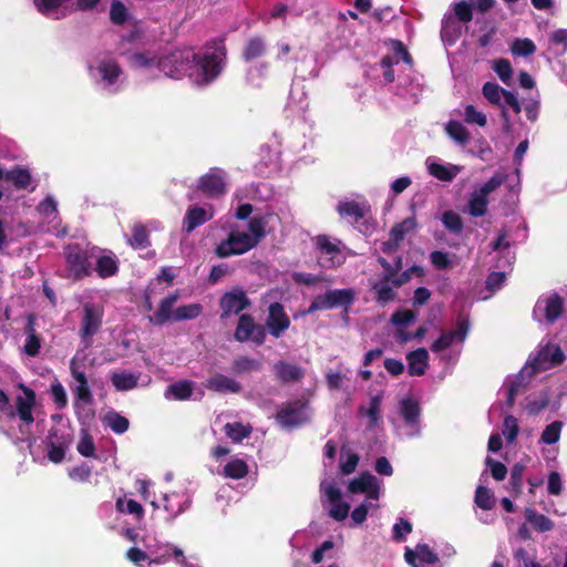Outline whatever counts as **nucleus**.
Instances as JSON below:
<instances>
[{"mask_svg": "<svg viewBox=\"0 0 567 567\" xmlns=\"http://www.w3.org/2000/svg\"><path fill=\"white\" fill-rule=\"evenodd\" d=\"M512 51L522 56H527L536 51V45L529 39H518L514 42Z\"/></svg>", "mask_w": 567, "mask_h": 567, "instance_id": "obj_54", "label": "nucleus"}, {"mask_svg": "<svg viewBox=\"0 0 567 567\" xmlns=\"http://www.w3.org/2000/svg\"><path fill=\"white\" fill-rule=\"evenodd\" d=\"M380 410H381V396L374 395L370 400L369 408L364 411V413L370 419V425L375 426L380 420Z\"/></svg>", "mask_w": 567, "mask_h": 567, "instance_id": "obj_58", "label": "nucleus"}, {"mask_svg": "<svg viewBox=\"0 0 567 567\" xmlns=\"http://www.w3.org/2000/svg\"><path fill=\"white\" fill-rule=\"evenodd\" d=\"M99 72L104 81H106L110 85L114 84L122 70L115 61H102L99 66Z\"/></svg>", "mask_w": 567, "mask_h": 567, "instance_id": "obj_37", "label": "nucleus"}, {"mask_svg": "<svg viewBox=\"0 0 567 567\" xmlns=\"http://www.w3.org/2000/svg\"><path fill=\"white\" fill-rule=\"evenodd\" d=\"M430 260L432 265L439 270L447 269L451 265L449 255L440 250L432 251L430 255Z\"/></svg>", "mask_w": 567, "mask_h": 567, "instance_id": "obj_64", "label": "nucleus"}, {"mask_svg": "<svg viewBox=\"0 0 567 567\" xmlns=\"http://www.w3.org/2000/svg\"><path fill=\"white\" fill-rule=\"evenodd\" d=\"M158 59L148 51L135 52L130 56V64L134 69H148L156 65Z\"/></svg>", "mask_w": 567, "mask_h": 567, "instance_id": "obj_39", "label": "nucleus"}, {"mask_svg": "<svg viewBox=\"0 0 567 567\" xmlns=\"http://www.w3.org/2000/svg\"><path fill=\"white\" fill-rule=\"evenodd\" d=\"M485 463L495 481H503L506 477L507 467L502 462L487 456Z\"/></svg>", "mask_w": 567, "mask_h": 567, "instance_id": "obj_59", "label": "nucleus"}, {"mask_svg": "<svg viewBox=\"0 0 567 567\" xmlns=\"http://www.w3.org/2000/svg\"><path fill=\"white\" fill-rule=\"evenodd\" d=\"M475 503L482 509H491L495 504L494 495L485 486H478L475 493Z\"/></svg>", "mask_w": 567, "mask_h": 567, "instance_id": "obj_49", "label": "nucleus"}, {"mask_svg": "<svg viewBox=\"0 0 567 567\" xmlns=\"http://www.w3.org/2000/svg\"><path fill=\"white\" fill-rule=\"evenodd\" d=\"M464 121L471 124L485 126L487 123L486 115L477 111L473 105H467L464 112Z\"/></svg>", "mask_w": 567, "mask_h": 567, "instance_id": "obj_56", "label": "nucleus"}, {"mask_svg": "<svg viewBox=\"0 0 567 567\" xmlns=\"http://www.w3.org/2000/svg\"><path fill=\"white\" fill-rule=\"evenodd\" d=\"M412 532V524L404 519L400 518L398 523L393 526V539L396 542H402L405 538L406 534Z\"/></svg>", "mask_w": 567, "mask_h": 567, "instance_id": "obj_61", "label": "nucleus"}, {"mask_svg": "<svg viewBox=\"0 0 567 567\" xmlns=\"http://www.w3.org/2000/svg\"><path fill=\"white\" fill-rule=\"evenodd\" d=\"M66 264L69 272L74 280H81L92 271L86 251L78 246H70L66 250Z\"/></svg>", "mask_w": 567, "mask_h": 567, "instance_id": "obj_13", "label": "nucleus"}, {"mask_svg": "<svg viewBox=\"0 0 567 567\" xmlns=\"http://www.w3.org/2000/svg\"><path fill=\"white\" fill-rule=\"evenodd\" d=\"M525 471V465L520 463H516L511 470V480L509 484L512 486V491L516 494H519L523 489V474Z\"/></svg>", "mask_w": 567, "mask_h": 567, "instance_id": "obj_52", "label": "nucleus"}, {"mask_svg": "<svg viewBox=\"0 0 567 567\" xmlns=\"http://www.w3.org/2000/svg\"><path fill=\"white\" fill-rule=\"evenodd\" d=\"M197 189L208 198H218L226 194V173L219 167L210 168L199 177Z\"/></svg>", "mask_w": 567, "mask_h": 567, "instance_id": "obj_7", "label": "nucleus"}, {"mask_svg": "<svg viewBox=\"0 0 567 567\" xmlns=\"http://www.w3.org/2000/svg\"><path fill=\"white\" fill-rule=\"evenodd\" d=\"M408 372L410 375L421 377L425 374L429 364V353L424 348L411 351L406 355Z\"/></svg>", "mask_w": 567, "mask_h": 567, "instance_id": "obj_19", "label": "nucleus"}, {"mask_svg": "<svg viewBox=\"0 0 567 567\" xmlns=\"http://www.w3.org/2000/svg\"><path fill=\"white\" fill-rule=\"evenodd\" d=\"M256 247V240L250 239L247 233L231 231L227 239L216 247L218 257L226 258L233 255H241Z\"/></svg>", "mask_w": 567, "mask_h": 567, "instance_id": "obj_8", "label": "nucleus"}, {"mask_svg": "<svg viewBox=\"0 0 567 567\" xmlns=\"http://www.w3.org/2000/svg\"><path fill=\"white\" fill-rule=\"evenodd\" d=\"M261 369V363L247 355L237 357L231 364V370L236 374H243L248 372H256Z\"/></svg>", "mask_w": 567, "mask_h": 567, "instance_id": "obj_32", "label": "nucleus"}, {"mask_svg": "<svg viewBox=\"0 0 567 567\" xmlns=\"http://www.w3.org/2000/svg\"><path fill=\"white\" fill-rule=\"evenodd\" d=\"M369 207L355 200L339 202L337 205L338 214L343 218H349L351 223H358L363 219Z\"/></svg>", "mask_w": 567, "mask_h": 567, "instance_id": "obj_24", "label": "nucleus"}, {"mask_svg": "<svg viewBox=\"0 0 567 567\" xmlns=\"http://www.w3.org/2000/svg\"><path fill=\"white\" fill-rule=\"evenodd\" d=\"M400 414L408 425H416L421 415V406L415 399L405 398L400 402Z\"/></svg>", "mask_w": 567, "mask_h": 567, "instance_id": "obj_27", "label": "nucleus"}, {"mask_svg": "<svg viewBox=\"0 0 567 567\" xmlns=\"http://www.w3.org/2000/svg\"><path fill=\"white\" fill-rule=\"evenodd\" d=\"M3 178L11 182L18 189H27L32 179L30 172L23 167H14L3 173Z\"/></svg>", "mask_w": 567, "mask_h": 567, "instance_id": "obj_31", "label": "nucleus"}, {"mask_svg": "<svg viewBox=\"0 0 567 567\" xmlns=\"http://www.w3.org/2000/svg\"><path fill=\"white\" fill-rule=\"evenodd\" d=\"M545 307V319L548 323H554L563 313L564 310V299L554 293L544 300Z\"/></svg>", "mask_w": 567, "mask_h": 567, "instance_id": "obj_30", "label": "nucleus"}, {"mask_svg": "<svg viewBox=\"0 0 567 567\" xmlns=\"http://www.w3.org/2000/svg\"><path fill=\"white\" fill-rule=\"evenodd\" d=\"M206 388L219 393H239L241 391V385L239 382L221 373H217L208 379Z\"/></svg>", "mask_w": 567, "mask_h": 567, "instance_id": "obj_21", "label": "nucleus"}, {"mask_svg": "<svg viewBox=\"0 0 567 567\" xmlns=\"http://www.w3.org/2000/svg\"><path fill=\"white\" fill-rule=\"evenodd\" d=\"M483 95L484 97L494 105H502V96L505 93V90L502 89L497 83L495 82H486L483 85Z\"/></svg>", "mask_w": 567, "mask_h": 567, "instance_id": "obj_45", "label": "nucleus"}, {"mask_svg": "<svg viewBox=\"0 0 567 567\" xmlns=\"http://www.w3.org/2000/svg\"><path fill=\"white\" fill-rule=\"evenodd\" d=\"M138 374L132 372H112L111 382L117 391H130L137 386Z\"/></svg>", "mask_w": 567, "mask_h": 567, "instance_id": "obj_29", "label": "nucleus"}, {"mask_svg": "<svg viewBox=\"0 0 567 567\" xmlns=\"http://www.w3.org/2000/svg\"><path fill=\"white\" fill-rule=\"evenodd\" d=\"M441 220L446 229L451 233H461V216L453 210H446L443 213Z\"/></svg>", "mask_w": 567, "mask_h": 567, "instance_id": "obj_51", "label": "nucleus"}, {"mask_svg": "<svg viewBox=\"0 0 567 567\" xmlns=\"http://www.w3.org/2000/svg\"><path fill=\"white\" fill-rule=\"evenodd\" d=\"M360 457L357 453L351 452L347 455L346 461L340 462V472L343 475H350L352 474L359 464Z\"/></svg>", "mask_w": 567, "mask_h": 567, "instance_id": "obj_63", "label": "nucleus"}, {"mask_svg": "<svg viewBox=\"0 0 567 567\" xmlns=\"http://www.w3.org/2000/svg\"><path fill=\"white\" fill-rule=\"evenodd\" d=\"M266 327L256 323L254 317L249 313H243L234 332V338L238 342L251 341L256 346H261L266 341Z\"/></svg>", "mask_w": 567, "mask_h": 567, "instance_id": "obj_6", "label": "nucleus"}, {"mask_svg": "<svg viewBox=\"0 0 567 567\" xmlns=\"http://www.w3.org/2000/svg\"><path fill=\"white\" fill-rule=\"evenodd\" d=\"M274 371L281 383L297 382L305 375V371L301 367L284 360L275 363Z\"/></svg>", "mask_w": 567, "mask_h": 567, "instance_id": "obj_17", "label": "nucleus"}, {"mask_svg": "<svg viewBox=\"0 0 567 567\" xmlns=\"http://www.w3.org/2000/svg\"><path fill=\"white\" fill-rule=\"evenodd\" d=\"M267 224L268 221L264 217H254L249 220L250 239L256 240V246L266 237Z\"/></svg>", "mask_w": 567, "mask_h": 567, "instance_id": "obj_42", "label": "nucleus"}, {"mask_svg": "<svg viewBox=\"0 0 567 567\" xmlns=\"http://www.w3.org/2000/svg\"><path fill=\"white\" fill-rule=\"evenodd\" d=\"M415 319V315L412 310H398L391 317V322L398 327H406L412 323Z\"/></svg>", "mask_w": 567, "mask_h": 567, "instance_id": "obj_60", "label": "nucleus"}, {"mask_svg": "<svg viewBox=\"0 0 567 567\" xmlns=\"http://www.w3.org/2000/svg\"><path fill=\"white\" fill-rule=\"evenodd\" d=\"M212 218L213 214L208 215L205 208L189 206L183 219L184 229L189 234Z\"/></svg>", "mask_w": 567, "mask_h": 567, "instance_id": "obj_20", "label": "nucleus"}, {"mask_svg": "<svg viewBox=\"0 0 567 567\" xmlns=\"http://www.w3.org/2000/svg\"><path fill=\"white\" fill-rule=\"evenodd\" d=\"M104 310L102 306L86 302L83 305V318L80 336L83 340L91 339L102 326Z\"/></svg>", "mask_w": 567, "mask_h": 567, "instance_id": "obj_12", "label": "nucleus"}, {"mask_svg": "<svg viewBox=\"0 0 567 567\" xmlns=\"http://www.w3.org/2000/svg\"><path fill=\"white\" fill-rule=\"evenodd\" d=\"M415 217L404 218L401 223L395 224L390 230V237L401 243L405 236L416 228Z\"/></svg>", "mask_w": 567, "mask_h": 567, "instance_id": "obj_36", "label": "nucleus"}, {"mask_svg": "<svg viewBox=\"0 0 567 567\" xmlns=\"http://www.w3.org/2000/svg\"><path fill=\"white\" fill-rule=\"evenodd\" d=\"M224 431L233 442L239 443L250 435L251 426L244 425L240 422L226 423Z\"/></svg>", "mask_w": 567, "mask_h": 567, "instance_id": "obj_35", "label": "nucleus"}, {"mask_svg": "<svg viewBox=\"0 0 567 567\" xmlns=\"http://www.w3.org/2000/svg\"><path fill=\"white\" fill-rule=\"evenodd\" d=\"M130 18V13L125 4L120 0L111 2L110 20L115 25L124 24Z\"/></svg>", "mask_w": 567, "mask_h": 567, "instance_id": "obj_40", "label": "nucleus"}, {"mask_svg": "<svg viewBox=\"0 0 567 567\" xmlns=\"http://www.w3.org/2000/svg\"><path fill=\"white\" fill-rule=\"evenodd\" d=\"M417 549V559L424 564H435L439 561L437 555L432 551V549L426 544H419L416 546Z\"/></svg>", "mask_w": 567, "mask_h": 567, "instance_id": "obj_62", "label": "nucleus"}, {"mask_svg": "<svg viewBox=\"0 0 567 567\" xmlns=\"http://www.w3.org/2000/svg\"><path fill=\"white\" fill-rule=\"evenodd\" d=\"M249 472V467L244 460L235 458L224 466V475L233 480L244 478Z\"/></svg>", "mask_w": 567, "mask_h": 567, "instance_id": "obj_34", "label": "nucleus"}, {"mask_svg": "<svg viewBox=\"0 0 567 567\" xmlns=\"http://www.w3.org/2000/svg\"><path fill=\"white\" fill-rule=\"evenodd\" d=\"M178 295L172 293L159 302L158 309L154 312V315L148 316V320L154 326H163L171 319L174 320V311L173 306L177 301Z\"/></svg>", "mask_w": 567, "mask_h": 567, "instance_id": "obj_18", "label": "nucleus"}, {"mask_svg": "<svg viewBox=\"0 0 567 567\" xmlns=\"http://www.w3.org/2000/svg\"><path fill=\"white\" fill-rule=\"evenodd\" d=\"M221 318L237 315L250 306V301L244 291L226 292L220 298Z\"/></svg>", "mask_w": 567, "mask_h": 567, "instance_id": "obj_16", "label": "nucleus"}, {"mask_svg": "<svg viewBox=\"0 0 567 567\" xmlns=\"http://www.w3.org/2000/svg\"><path fill=\"white\" fill-rule=\"evenodd\" d=\"M17 386L22 390L23 395L16 398V414L23 423L30 425L34 422L32 411L37 400L35 392L23 383H19Z\"/></svg>", "mask_w": 567, "mask_h": 567, "instance_id": "obj_14", "label": "nucleus"}, {"mask_svg": "<svg viewBox=\"0 0 567 567\" xmlns=\"http://www.w3.org/2000/svg\"><path fill=\"white\" fill-rule=\"evenodd\" d=\"M51 395L59 409H64L68 405L66 392L59 381H54L51 384Z\"/></svg>", "mask_w": 567, "mask_h": 567, "instance_id": "obj_55", "label": "nucleus"}, {"mask_svg": "<svg viewBox=\"0 0 567 567\" xmlns=\"http://www.w3.org/2000/svg\"><path fill=\"white\" fill-rule=\"evenodd\" d=\"M348 491L352 494L365 493L369 498L378 499L380 486L375 476L363 472L349 483Z\"/></svg>", "mask_w": 567, "mask_h": 567, "instance_id": "obj_15", "label": "nucleus"}, {"mask_svg": "<svg viewBox=\"0 0 567 567\" xmlns=\"http://www.w3.org/2000/svg\"><path fill=\"white\" fill-rule=\"evenodd\" d=\"M72 442L71 435L63 429L51 427L45 439L47 445H63L70 446Z\"/></svg>", "mask_w": 567, "mask_h": 567, "instance_id": "obj_43", "label": "nucleus"}, {"mask_svg": "<svg viewBox=\"0 0 567 567\" xmlns=\"http://www.w3.org/2000/svg\"><path fill=\"white\" fill-rule=\"evenodd\" d=\"M565 359L564 351L559 346L547 343L538 350L536 357L530 361V374L559 365Z\"/></svg>", "mask_w": 567, "mask_h": 567, "instance_id": "obj_9", "label": "nucleus"}, {"mask_svg": "<svg viewBox=\"0 0 567 567\" xmlns=\"http://www.w3.org/2000/svg\"><path fill=\"white\" fill-rule=\"evenodd\" d=\"M41 348V339L40 337L34 332L32 324L30 323L28 326V337L24 343V352L29 357H37L40 352Z\"/></svg>", "mask_w": 567, "mask_h": 567, "instance_id": "obj_48", "label": "nucleus"}, {"mask_svg": "<svg viewBox=\"0 0 567 567\" xmlns=\"http://www.w3.org/2000/svg\"><path fill=\"white\" fill-rule=\"evenodd\" d=\"M192 58V50L177 49L158 58L156 66L166 76L181 79L190 70Z\"/></svg>", "mask_w": 567, "mask_h": 567, "instance_id": "obj_3", "label": "nucleus"}, {"mask_svg": "<svg viewBox=\"0 0 567 567\" xmlns=\"http://www.w3.org/2000/svg\"><path fill=\"white\" fill-rule=\"evenodd\" d=\"M429 171H430V174L433 175L434 177H436L437 179L443 181V182H450L456 176V174L458 172V167L454 166V168L451 169L442 164L432 163L429 166Z\"/></svg>", "mask_w": 567, "mask_h": 567, "instance_id": "obj_47", "label": "nucleus"}, {"mask_svg": "<svg viewBox=\"0 0 567 567\" xmlns=\"http://www.w3.org/2000/svg\"><path fill=\"white\" fill-rule=\"evenodd\" d=\"M487 204V196L476 190L470 199L468 212L472 216H483L486 213Z\"/></svg>", "mask_w": 567, "mask_h": 567, "instance_id": "obj_44", "label": "nucleus"}, {"mask_svg": "<svg viewBox=\"0 0 567 567\" xmlns=\"http://www.w3.org/2000/svg\"><path fill=\"white\" fill-rule=\"evenodd\" d=\"M275 419L282 429L301 427L311 421L310 401L305 396L286 401L278 405Z\"/></svg>", "mask_w": 567, "mask_h": 567, "instance_id": "obj_2", "label": "nucleus"}, {"mask_svg": "<svg viewBox=\"0 0 567 567\" xmlns=\"http://www.w3.org/2000/svg\"><path fill=\"white\" fill-rule=\"evenodd\" d=\"M227 61L226 37L220 35L207 41L199 53L193 52L192 65L197 68L203 84L214 82Z\"/></svg>", "mask_w": 567, "mask_h": 567, "instance_id": "obj_1", "label": "nucleus"}, {"mask_svg": "<svg viewBox=\"0 0 567 567\" xmlns=\"http://www.w3.org/2000/svg\"><path fill=\"white\" fill-rule=\"evenodd\" d=\"M131 233L127 243L133 249L142 250L151 246L150 231L143 224H134Z\"/></svg>", "mask_w": 567, "mask_h": 567, "instance_id": "obj_28", "label": "nucleus"}, {"mask_svg": "<svg viewBox=\"0 0 567 567\" xmlns=\"http://www.w3.org/2000/svg\"><path fill=\"white\" fill-rule=\"evenodd\" d=\"M563 427L561 421H554L548 424L540 435V441L547 445L555 444L559 441L560 431Z\"/></svg>", "mask_w": 567, "mask_h": 567, "instance_id": "obj_46", "label": "nucleus"}, {"mask_svg": "<svg viewBox=\"0 0 567 567\" xmlns=\"http://www.w3.org/2000/svg\"><path fill=\"white\" fill-rule=\"evenodd\" d=\"M461 37V1L453 3V11L444 16L441 28V39L444 45L456 44Z\"/></svg>", "mask_w": 567, "mask_h": 567, "instance_id": "obj_11", "label": "nucleus"}, {"mask_svg": "<svg viewBox=\"0 0 567 567\" xmlns=\"http://www.w3.org/2000/svg\"><path fill=\"white\" fill-rule=\"evenodd\" d=\"M193 382L189 380H181L172 383L167 388V394H171L174 399L184 401L188 400L193 394Z\"/></svg>", "mask_w": 567, "mask_h": 567, "instance_id": "obj_33", "label": "nucleus"}, {"mask_svg": "<svg viewBox=\"0 0 567 567\" xmlns=\"http://www.w3.org/2000/svg\"><path fill=\"white\" fill-rule=\"evenodd\" d=\"M92 270L96 271L102 279L114 276L118 271V259L114 255H102L97 257Z\"/></svg>", "mask_w": 567, "mask_h": 567, "instance_id": "obj_26", "label": "nucleus"}, {"mask_svg": "<svg viewBox=\"0 0 567 567\" xmlns=\"http://www.w3.org/2000/svg\"><path fill=\"white\" fill-rule=\"evenodd\" d=\"M456 340H461V313L455 317V328L451 331L443 332L431 346V350L435 353L443 352L449 349Z\"/></svg>", "mask_w": 567, "mask_h": 567, "instance_id": "obj_22", "label": "nucleus"}, {"mask_svg": "<svg viewBox=\"0 0 567 567\" xmlns=\"http://www.w3.org/2000/svg\"><path fill=\"white\" fill-rule=\"evenodd\" d=\"M203 312L200 303H188L177 307L174 310V321L192 320Z\"/></svg>", "mask_w": 567, "mask_h": 567, "instance_id": "obj_38", "label": "nucleus"}, {"mask_svg": "<svg viewBox=\"0 0 567 567\" xmlns=\"http://www.w3.org/2000/svg\"><path fill=\"white\" fill-rule=\"evenodd\" d=\"M290 318L285 311L284 306L280 302H271L268 307V315L266 318V331L278 339L284 336V333L290 327Z\"/></svg>", "mask_w": 567, "mask_h": 567, "instance_id": "obj_10", "label": "nucleus"}, {"mask_svg": "<svg viewBox=\"0 0 567 567\" xmlns=\"http://www.w3.org/2000/svg\"><path fill=\"white\" fill-rule=\"evenodd\" d=\"M354 296L355 293L352 289L329 290L323 295L317 296L305 313L309 315L337 307H344L347 310L354 301Z\"/></svg>", "mask_w": 567, "mask_h": 567, "instance_id": "obj_5", "label": "nucleus"}, {"mask_svg": "<svg viewBox=\"0 0 567 567\" xmlns=\"http://www.w3.org/2000/svg\"><path fill=\"white\" fill-rule=\"evenodd\" d=\"M519 432L518 421L513 415H507L503 422V434L508 443H513Z\"/></svg>", "mask_w": 567, "mask_h": 567, "instance_id": "obj_50", "label": "nucleus"}, {"mask_svg": "<svg viewBox=\"0 0 567 567\" xmlns=\"http://www.w3.org/2000/svg\"><path fill=\"white\" fill-rule=\"evenodd\" d=\"M107 426L116 434H123L128 430V420L117 412H109L105 416Z\"/></svg>", "mask_w": 567, "mask_h": 567, "instance_id": "obj_41", "label": "nucleus"}, {"mask_svg": "<svg viewBox=\"0 0 567 567\" xmlns=\"http://www.w3.org/2000/svg\"><path fill=\"white\" fill-rule=\"evenodd\" d=\"M315 245L319 251V264L326 268H334L342 265L346 256L341 250V240L332 239L328 235H318Z\"/></svg>", "mask_w": 567, "mask_h": 567, "instance_id": "obj_4", "label": "nucleus"}, {"mask_svg": "<svg viewBox=\"0 0 567 567\" xmlns=\"http://www.w3.org/2000/svg\"><path fill=\"white\" fill-rule=\"evenodd\" d=\"M524 517L526 522L529 523L532 527L539 533L549 532L555 526L554 522L549 517L538 513L532 507L525 508Z\"/></svg>", "mask_w": 567, "mask_h": 567, "instance_id": "obj_25", "label": "nucleus"}, {"mask_svg": "<svg viewBox=\"0 0 567 567\" xmlns=\"http://www.w3.org/2000/svg\"><path fill=\"white\" fill-rule=\"evenodd\" d=\"M267 52V44L262 37L255 35L249 38L243 48L241 58L245 62H251L264 56Z\"/></svg>", "mask_w": 567, "mask_h": 567, "instance_id": "obj_23", "label": "nucleus"}, {"mask_svg": "<svg viewBox=\"0 0 567 567\" xmlns=\"http://www.w3.org/2000/svg\"><path fill=\"white\" fill-rule=\"evenodd\" d=\"M494 71L497 73L498 78L505 83L508 84V82L512 79L513 75V69L508 60L506 59H498L494 62Z\"/></svg>", "mask_w": 567, "mask_h": 567, "instance_id": "obj_53", "label": "nucleus"}, {"mask_svg": "<svg viewBox=\"0 0 567 567\" xmlns=\"http://www.w3.org/2000/svg\"><path fill=\"white\" fill-rule=\"evenodd\" d=\"M78 452L84 457H91L95 453V445L92 436L87 432H83V435L78 443Z\"/></svg>", "mask_w": 567, "mask_h": 567, "instance_id": "obj_57", "label": "nucleus"}]
</instances>
